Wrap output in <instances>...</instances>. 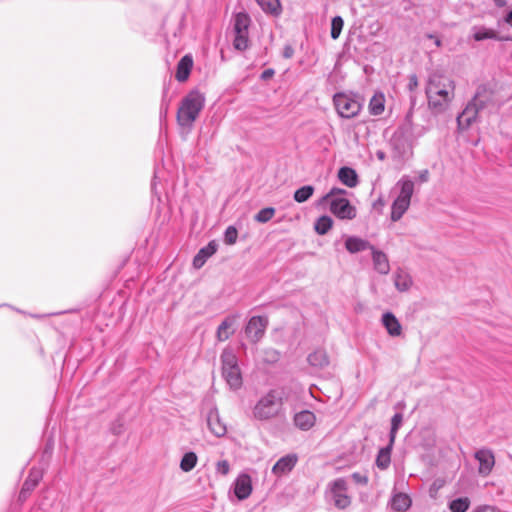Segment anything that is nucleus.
<instances>
[{
  "mask_svg": "<svg viewBox=\"0 0 512 512\" xmlns=\"http://www.w3.org/2000/svg\"><path fill=\"white\" fill-rule=\"evenodd\" d=\"M425 94L428 108L434 115L446 112L455 97L454 80L438 71L429 74Z\"/></svg>",
  "mask_w": 512,
  "mask_h": 512,
  "instance_id": "nucleus-1",
  "label": "nucleus"
},
{
  "mask_svg": "<svg viewBox=\"0 0 512 512\" xmlns=\"http://www.w3.org/2000/svg\"><path fill=\"white\" fill-rule=\"evenodd\" d=\"M287 399L285 389L276 387L259 396L251 410V418L260 422H269L285 414L284 403Z\"/></svg>",
  "mask_w": 512,
  "mask_h": 512,
  "instance_id": "nucleus-2",
  "label": "nucleus"
},
{
  "mask_svg": "<svg viewBox=\"0 0 512 512\" xmlns=\"http://www.w3.org/2000/svg\"><path fill=\"white\" fill-rule=\"evenodd\" d=\"M497 102L492 89L486 85L477 87L473 98L467 103L462 113L457 117L458 127L468 129L474 123L480 112L496 109Z\"/></svg>",
  "mask_w": 512,
  "mask_h": 512,
  "instance_id": "nucleus-3",
  "label": "nucleus"
},
{
  "mask_svg": "<svg viewBox=\"0 0 512 512\" xmlns=\"http://www.w3.org/2000/svg\"><path fill=\"white\" fill-rule=\"evenodd\" d=\"M205 104L204 95L198 90L190 91L181 101L177 111L179 126L191 128Z\"/></svg>",
  "mask_w": 512,
  "mask_h": 512,
  "instance_id": "nucleus-4",
  "label": "nucleus"
},
{
  "mask_svg": "<svg viewBox=\"0 0 512 512\" xmlns=\"http://www.w3.org/2000/svg\"><path fill=\"white\" fill-rule=\"evenodd\" d=\"M394 190L397 196L391 206V220L397 222L410 207L414 182L408 176H402L395 184Z\"/></svg>",
  "mask_w": 512,
  "mask_h": 512,
  "instance_id": "nucleus-5",
  "label": "nucleus"
},
{
  "mask_svg": "<svg viewBox=\"0 0 512 512\" xmlns=\"http://www.w3.org/2000/svg\"><path fill=\"white\" fill-rule=\"evenodd\" d=\"M222 375L233 390L242 386V376L238 365V358L232 349L226 348L221 354Z\"/></svg>",
  "mask_w": 512,
  "mask_h": 512,
  "instance_id": "nucleus-6",
  "label": "nucleus"
},
{
  "mask_svg": "<svg viewBox=\"0 0 512 512\" xmlns=\"http://www.w3.org/2000/svg\"><path fill=\"white\" fill-rule=\"evenodd\" d=\"M333 104L338 115L346 119L356 117L362 109L359 96L352 93H336L333 96Z\"/></svg>",
  "mask_w": 512,
  "mask_h": 512,
  "instance_id": "nucleus-7",
  "label": "nucleus"
},
{
  "mask_svg": "<svg viewBox=\"0 0 512 512\" xmlns=\"http://www.w3.org/2000/svg\"><path fill=\"white\" fill-rule=\"evenodd\" d=\"M411 115V112L406 115L405 124L395 133L392 138V142L390 143L393 150L399 157L406 155L412 147V143L410 142L412 129Z\"/></svg>",
  "mask_w": 512,
  "mask_h": 512,
  "instance_id": "nucleus-8",
  "label": "nucleus"
},
{
  "mask_svg": "<svg viewBox=\"0 0 512 512\" xmlns=\"http://www.w3.org/2000/svg\"><path fill=\"white\" fill-rule=\"evenodd\" d=\"M347 488V482L344 478H337L329 483L332 500L339 509H345L351 504V499L346 493Z\"/></svg>",
  "mask_w": 512,
  "mask_h": 512,
  "instance_id": "nucleus-9",
  "label": "nucleus"
},
{
  "mask_svg": "<svg viewBox=\"0 0 512 512\" xmlns=\"http://www.w3.org/2000/svg\"><path fill=\"white\" fill-rule=\"evenodd\" d=\"M330 211L341 220H352L357 215V210L346 198H333L330 201Z\"/></svg>",
  "mask_w": 512,
  "mask_h": 512,
  "instance_id": "nucleus-10",
  "label": "nucleus"
},
{
  "mask_svg": "<svg viewBox=\"0 0 512 512\" xmlns=\"http://www.w3.org/2000/svg\"><path fill=\"white\" fill-rule=\"evenodd\" d=\"M267 325L266 317L253 316L245 327V334L252 342L256 343L264 336Z\"/></svg>",
  "mask_w": 512,
  "mask_h": 512,
  "instance_id": "nucleus-11",
  "label": "nucleus"
},
{
  "mask_svg": "<svg viewBox=\"0 0 512 512\" xmlns=\"http://www.w3.org/2000/svg\"><path fill=\"white\" fill-rule=\"evenodd\" d=\"M207 426L210 432L220 438L226 435L227 427L222 421L219 415V411L216 406H212L206 416Z\"/></svg>",
  "mask_w": 512,
  "mask_h": 512,
  "instance_id": "nucleus-12",
  "label": "nucleus"
},
{
  "mask_svg": "<svg viewBox=\"0 0 512 512\" xmlns=\"http://www.w3.org/2000/svg\"><path fill=\"white\" fill-rule=\"evenodd\" d=\"M252 479L247 473H240L233 483V491L239 501L247 499L252 493Z\"/></svg>",
  "mask_w": 512,
  "mask_h": 512,
  "instance_id": "nucleus-13",
  "label": "nucleus"
},
{
  "mask_svg": "<svg viewBox=\"0 0 512 512\" xmlns=\"http://www.w3.org/2000/svg\"><path fill=\"white\" fill-rule=\"evenodd\" d=\"M475 458L479 462V474L487 476L492 471L495 465V457L490 449H480L476 451Z\"/></svg>",
  "mask_w": 512,
  "mask_h": 512,
  "instance_id": "nucleus-14",
  "label": "nucleus"
},
{
  "mask_svg": "<svg viewBox=\"0 0 512 512\" xmlns=\"http://www.w3.org/2000/svg\"><path fill=\"white\" fill-rule=\"evenodd\" d=\"M298 461L296 454H288L281 457L273 466L272 473L277 477L285 475L292 471Z\"/></svg>",
  "mask_w": 512,
  "mask_h": 512,
  "instance_id": "nucleus-15",
  "label": "nucleus"
},
{
  "mask_svg": "<svg viewBox=\"0 0 512 512\" xmlns=\"http://www.w3.org/2000/svg\"><path fill=\"white\" fill-rule=\"evenodd\" d=\"M373 245L368 241L358 236H347L345 239V248L351 254H356L365 250L372 249Z\"/></svg>",
  "mask_w": 512,
  "mask_h": 512,
  "instance_id": "nucleus-16",
  "label": "nucleus"
},
{
  "mask_svg": "<svg viewBox=\"0 0 512 512\" xmlns=\"http://www.w3.org/2000/svg\"><path fill=\"white\" fill-rule=\"evenodd\" d=\"M371 256L374 269L380 274H388L390 271V264L387 255L373 246L371 249Z\"/></svg>",
  "mask_w": 512,
  "mask_h": 512,
  "instance_id": "nucleus-17",
  "label": "nucleus"
},
{
  "mask_svg": "<svg viewBox=\"0 0 512 512\" xmlns=\"http://www.w3.org/2000/svg\"><path fill=\"white\" fill-rule=\"evenodd\" d=\"M217 248L218 245L215 241H210L205 247L201 248L194 256V268L200 269L206 263L207 259L216 253Z\"/></svg>",
  "mask_w": 512,
  "mask_h": 512,
  "instance_id": "nucleus-18",
  "label": "nucleus"
},
{
  "mask_svg": "<svg viewBox=\"0 0 512 512\" xmlns=\"http://www.w3.org/2000/svg\"><path fill=\"white\" fill-rule=\"evenodd\" d=\"M382 324L387 330V333L392 337H398L402 333V326L399 320L391 312H386L382 315Z\"/></svg>",
  "mask_w": 512,
  "mask_h": 512,
  "instance_id": "nucleus-19",
  "label": "nucleus"
},
{
  "mask_svg": "<svg viewBox=\"0 0 512 512\" xmlns=\"http://www.w3.org/2000/svg\"><path fill=\"white\" fill-rule=\"evenodd\" d=\"M316 417L313 412L303 410L295 414L294 424L303 431L311 429L315 425Z\"/></svg>",
  "mask_w": 512,
  "mask_h": 512,
  "instance_id": "nucleus-20",
  "label": "nucleus"
},
{
  "mask_svg": "<svg viewBox=\"0 0 512 512\" xmlns=\"http://www.w3.org/2000/svg\"><path fill=\"white\" fill-rule=\"evenodd\" d=\"M193 67V58L191 55L183 56L177 64L175 78L179 82H184L188 79L191 69Z\"/></svg>",
  "mask_w": 512,
  "mask_h": 512,
  "instance_id": "nucleus-21",
  "label": "nucleus"
},
{
  "mask_svg": "<svg viewBox=\"0 0 512 512\" xmlns=\"http://www.w3.org/2000/svg\"><path fill=\"white\" fill-rule=\"evenodd\" d=\"M411 504L412 500L410 496L401 492L395 493L390 500L391 508L397 512H404L408 510Z\"/></svg>",
  "mask_w": 512,
  "mask_h": 512,
  "instance_id": "nucleus-22",
  "label": "nucleus"
},
{
  "mask_svg": "<svg viewBox=\"0 0 512 512\" xmlns=\"http://www.w3.org/2000/svg\"><path fill=\"white\" fill-rule=\"evenodd\" d=\"M338 178L342 184L349 188H353L358 184V175L356 171L350 167H341L338 171Z\"/></svg>",
  "mask_w": 512,
  "mask_h": 512,
  "instance_id": "nucleus-23",
  "label": "nucleus"
},
{
  "mask_svg": "<svg viewBox=\"0 0 512 512\" xmlns=\"http://www.w3.org/2000/svg\"><path fill=\"white\" fill-rule=\"evenodd\" d=\"M394 285L400 292L408 291L412 285L411 276L404 270L399 269L393 275Z\"/></svg>",
  "mask_w": 512,
  "mask_h": 512,
  "instance_id": "nucleus-24",
  "label": "nucleus"
},
{
  "mask_svg": "<svg viewBox=\"0 0 512 512\" xmlns=\"http://www.w3.org/2000/svg\"><path fill=\"white\" fill-rule=\"evenodd\" d=\"M393 445L394 443H391V441L389 440L388 445L386 447L381 448L378 451L375 463L379 469L385 470L389 467L391 463V452L393 449Z\"/></svg>",
  "mask_w": 512,
  "mask_h": 512,
  "instance_id": "nucleus-25",
  "label": "nucleus"
},
{
  "mask_svg": "<svg viewBox=\"0 0 512 512\" xmlns=\"http://www.w3.org/2000/svg\"><path fill=\"white\" fill-rule=\"evenodd\" d=\"M236 319L237 315L229 316L218 326L216 336L219 341H225L230 337L233 333L230 329L235 324Z\"/></svg>",
  "mask_w": 512,
  "mask_h": 512,
  "instance_id": "nucleus-26",
  "label": "nucleus"
},
{
  "mask_svg": "<svg viewBox=\"0 0 512 512\" xmlns=\"http://www.w3.org/2000/svg\"><path fill=\"white\" fill-rule=\"evenodd\" d=\"M385 110V96L382 92H376L369 102V112L374 116L381 115Z\"/></svg>",
  "mask_w": 512,
  "mask_h": 512,
  "instance_id": "nucleus-27",
  "label": "nucleus"
},
{
  "mask_svg": "<svg viewBox=\"0 0 512 512\" xmlns=\"http://www.w3.org/2000/svg\"><path fill=\"white\" fill-rule=\"evenodd\" d=\"M309 364L316 368H324L329 364V358L326 352L322 349L315 350L310 353L307 358Z\"/></svg>",
  "mask_w": 512,
  "mask_h": 512,
  "instance_id": "nucleus-28",
  "label": "nucleus"
},
{
  "mask_svg": "<svg viewBox=\"0 0 512 512\" xmlns=\"http://www.w3.org/2000/svg\"><path fill=\"white\" fill-rule=\"evenodd\" d=\"M250 18L246 13H238L234 19V34H248Z\"/></svg>",
  "mask_w": 512,
  "mask_h": 512,
  "instance_id": "nucleus-29",
  "label": "nucleus"
},
{
  "mask_svg": "<svg viewBox=\"0 0 512 512\" xmlns=\"http://www.w3.org/2000/svg\"><path fill=\"white\" fill-rule=\"evenodd\" d=\"M473 30V38L476 41H482L486 39L502 40V38L497 36V33L493 29H488L486 27H474Z\"/></svg>",
  "mask_w": 512,
  "mask_h": 512,
  "instance_id": "nucleus-30",
  "label": "nucleus"
},
{
  "mask_svg": "<svg viewBox=\"0 0 512 512\" xmlns=\"http://www.w3.org/2000/svg\"><path fill=\"white\" fill-rule=\"evenodd\" d=\"M43 473L41 469L38 468H32L30 470V473L23 483V486L25 487V490H31V492L34 490V488L38 485L39 481L42 479Z\"/></svg>",
  "mask_w": 512,
  "mask_h": 512,
  "instance_id": "nucleus-31",
  "label": "nucleus"
},
{
  "mask_svg": "<svg viewBox=\"0 0 512 512\" xmlns=\"http://www.w3.org/2000/svg\"><path fill=\"white\" fill-rule=\"evenodd\" d=\"M256 2L266 13L278 15L281 11L279 0H256Z\"/></svg>",
  "mask_w": 512,
  "mask_h": 512,
  "instance_id": "nucleus-32",
  "label": "nucleus"
},
{
  "mask_svg": "<svg viewBox=\"0 0 512 512\" xmlns=\"http://www.w3.org/2000/svg\"><path fill=\"white\" fill-rule=\"evenodd\" d=\"M470 504L471 502L468 497H460L450 501L448 508L451 512H466Z\"/></svg>",
  "mask_w": 512,
  "mask_h": 512,
  "instance_id": "nucleus-33",
  "label": "nucleus"
},
{
  "mask_svg": "<svg viewBox=\"0 0 512 512\" xmlns=\"http://www.w3.org/2000/svg\"><path fill=\"white\" fill-rule=\"evenodd\" d=\"M197 455L194 452H187L180 461V468L183 472H190L197 464Z\"/></svg>",
  "mask_w": 512,
  "mask_h": 512,
  "instance_id": "nucleus-34",
  "label": "nucleus"
},
{
  "mask_svg": "<svg viewBox=\"0 0 512 512\" xmlns=\"http://www.w3.org/2000/svg\"><path fill=\"white\" fill-rule=\"evenodd\" d=\"M332 225L331 217L324 215L316 220L314 228L319 235H325L332 228Z\"/></svg>",
  "mask_w": 512,
  "mask_h": 512,
  "instance_id": "nucleus-35",
  "label": "nucleus"
},
{
  "mask_svg": "<svg viewBox=\"0 0 512 512\" xmlns=\"http://www.w3.org/2000/svg\"><path fill=\"white\" fill-rule=\"evenodd\" d=\"M314 193V188L311 185L302 186L294 193V200L298 203L307 201Z\"/></svg>",
  "mask_w": 512,
  "mask_h": 512,
  "instance_id": "nucleus-36",
  "label": "nucleus"
},
{
  "mask_svg": "<svg viewBox=\"0 0 512 512\" xmlns=\"http://www.w3.org/2000/svg\"><path fill=\"white\" fill-rule=\"evenodd\" d=\"M403 421V415L401 413H396L391 419V430H390V438L391 443L395 442L396 434L398 429L400 428Z\"/></svg>",
  "mask_w": 512,
  "mask_h": 512,
  "instance_id": "nucleus-37",
  "label": "nucleus"
},
{
  "mask_svg": "<svg viewBox=\"0 0 512 512\" xmlns=\"http://www.w3.org/2000/svg\"><path fill=\"white\" fill-rule=\"evenodd\" d=\"M275 214V209L272 207H267L261 209L256 215L255 220L259 223H266L270 221Z\"/></svg>",
  "mask_w": 512,
  "mask_h": 512,
  "instance_id": "nucleus-38",
  "label": "nucleus"
},
{
  "mask_svg": "<svg viewBox=\"0 0 512 512\" xmlns=\"http://www.w3.org/2000/svg\"><path fill=\"white\" fill-rule=\"evenodd\" d=\"M233 46L239 51H244L248 48V34H234Z\"/></svg>",
  "mask_w": 512,
  "mask_h": 512,
  "instance_id": "nucleus-39",
  "label": "nucleus"
},
{
  "mask_svg": "<svg viewBox=\"0 0 512 512\" xmlns=\"http://www.w3.org/2000/svg\"><path fill=\"white\" fill-rule=\"evenodd\" d=\"M344 22L340 16H335L331 22V37L337 39L342 31Z\"/></svg>",
  "mask_w": 512,
  "mask_h": 512,
  "instance_id": "nucleus-40",
  "label": "nucleus"
},
{
  "mask_svg": "<svg viewBox=\"0 0 512 512\" xmlns=\"http://www.w3.org/2000/svg\"><path fill=\"white\" fill-rule=\"evenodd\" d=\"M238 237V231L234 226H228L224 233V242L228 245L236 243Z\"/></svg>",
  "mask_w": 512,
  "mask_h": 512,
  "instance_id": "nucleus-41",
  "label": "nucleus"
},
{
  "mask_svg": "<svg viewBox=\"0 0 512 512\" xmlns=\"http://www.w3.org/2000/svg\"><path fill=\"white\" fill-rule=\"evenodd\" d=\"M215 470L217 474L226 476L230 472V464L227 460H220L216 463Z\"/></svg>",
  "mask_w": 512,
  "mask_h": 512,
  "instance_id": "nucleus-42",
  "label": "nucleus"
},
{
  "mask_svg": "<svg viewBox=\"0 0 512 512\" xmlns=\"http://www.w3.org/2000/svg\"><path fill=\"white\" fill-rule=\"evenodd\" d=\"M351 479L359 485H367L368 483V476L366 474L360 473V472H354L351 475Z\"/></svg>",
  "mask_w": 512,
  "mask_h": 512,
  "instance_id": "nucleus-43",
  "label": "nucleus"
},
{
  "mask_svg": "<svg viewBox=\"0 0 512 512\" xmlns=\"http://www.w3.org/2000/svg\"><path fill=\"white\" fill-rule=\"evenodd\" d=\"M346 191L342 188L333 187L324 197L323 200L328 201L332 200L333 198H337L336 196L345 194Z\"/></svg>",
  "mask_w": 512,
  "mask_h": 512,
  "instance_id": "nucleus-44",
  "label": "nucleus"
},
{
  "mask_svg": "<svg viewBox=\"0 0 512 512\" xmlns=\"http://www.w3.org/2000/svg\"><path fill=\"white\" fill-rule=\"evenodd\" d=\"M282 55L286 59L292 58L294 55V48L291 45H285Z\"/></svg>",
  "mask_w": 512,
  "mask_h": 512,
  "instance_id": "nucleus-45",
  "label": "nucleus"
},
{
  "mask_svg": "<svg viewBox=\"0 0 512 512\" xmlns=\"http://www.w3.org/2000/svg\"><path fill=\"white\" fill-rule=\"evenodd\" d=\"M30 493H31V490H25V487L22 486V489L18 496L19 501L24 502L28 498Z\"/></svg>",
  "mask_w": 512,
  "mask_h": 512,
  "instance_id": "nucleus-46",
  "label": "nucleus"
},
{
  "mask_svg": "<svg viewBox=\"0 0 512 512\" xmlns=\"http://www.w3.org/2000/svg\"><path fill=\"white\" fill-rule=\"evenodd\" d=\"M417 85H418V79H417V76H416V75H411V76L409 77V84H408L409 89H410V90H413L414 88H416V87H417Z\"/></svg>",
  "mask_w": 512,
  "mask_h": 512,
  "instance_id": "nucleus-47",
  "label": "nucleus"
},
{
  "mask_svg": "<svg viewBox=\"0 0 512 512\" xmlns=\"http://www.w3.org/2000/svg\"><path fill=\"white\" fill-rule=\"evenodd\" d=\"M420 182H427L429 179V171L427 169L421 170L418 176Z\"/></svg>",
  "mask_w": 512,
  "mask_h": 512,
  "instance_id": "nucleus-48",
  "label": "nucleus"
},
{
  "mask_svg": "<svg viewBox=\"0 0 512 512\" xmlns=\"http://www.w3.org/2000/svg\"><path fill=\"white\" fill-rule=\"evenodd\" d=\"M473 512H497L496 509L494 507H491V506H483V507H479L477 508L475 511Z\"/></svg>",
  "mask_w": 512,
  "mask_h": 512,
  "instance_id": "nucleus-49",
  "label": "nucleus"
},
{
  "mask_svg": "<svg viewBox=\"0 0 512 512\" xmlns=\"http://www.w3.org/2000/svg\"><path fill=\"white\" fill-rule=\"evenodd\" d=\"M426 36H427V38L434 40V44H435L436 47H440L441 46L442 42H441V40L437 36H435L433 34H427Z\"/></svg>",
  "mask_w": 512,
  "mask_h": 512,
  "instance_id": "nucleus-50",
  "label": "nucleus"
},
{
  "mask_svg": "<svg viewBox=\"0 0 512 512\" xmlns=\"http://www.w3.org/2000/svg\"><path fill=\"white\" fill-rule=\"evenodd\" d=\"M274 74L272 69H267L262 73V79H268Z\"/></svg>",
  "mask_w": 512,
  "mask_h": 512,
  "instance_id": "nucleus-51",
  "label": "nucleus"
},
{
  "mask_svg": "<svg viewBox=\"0 0 512 512\" xmlns=\"http://www.w3.org/2000/svg\"><path fill=\"white\" fill-rule=\"evenodd\" d=\"M504 21L512 27V10L507 13L504 18Z\"/></svg>",
  "mask_w": 512,
  "mask_h": 512,
  "instance_id": "nucleus-52",
  "label": "nucleus"
},
{
  "mask_svg": "<svg viewBox=\"0 0 512 512\" xmlns=\"http://www.w3.org/2000/svg\"><path fill=\"white\" fill-rule=\"evenodd\" d=\"M495 5L498 7H503L506 5V0H494Z\"/></svg>",
  "mask_w": 512,
  "mask_h": 512,
  "instance_id": "nucleus-53",
  "label": "nucleus"
},
{
  "mask_svg": "<svg viewBox=\"0 0 512 512\" xmlns=\"http://www.w3.org/2000/svg\"><path fill=\"white\" fill-rule=\"evenodd\" d=\"M377 156H378V158H379V159H381V160H383V159L385 158V154H384V152H381V151H378V152H377Z\"/></svg>",
  "mask_w": 512,
  "mask_h": 512,
  "instance_id": "nucleus-54",
  "label": "nucleus"
},
{
  "mask_svg": "<svg viewBox=\"0 0 512 512\" xmlns=\"http://www.w3.org/2000/svg\"><path fill=\"white\" fill-rule=\"evenodd\" d=\"M502 40H509V41H512V36H511V37H507V38H502Z\"/></svg>",
  "mask_w": 512,
  "mask_h": 512,
  "instance_id": "nucleus-55",
  "label": "nucleus"
},
{
  "mask_svg": "<svg viewBox=\"0 0 512 512\" xmlns=\"http://www.w3.org/2000/svg\"><path fill=\"white\" fill-rule=\"evenodd\" d=\"M154 189H155V183L153 182L152 183V190H154Z\"/></svg>",
  "mask_w": 512,
  "mask_h": 512,
  "instance_id": "nucleus-56",
  "label": "nucleus"
}]
</instances>
